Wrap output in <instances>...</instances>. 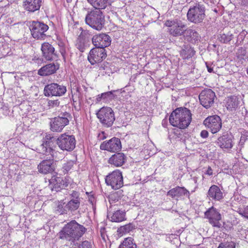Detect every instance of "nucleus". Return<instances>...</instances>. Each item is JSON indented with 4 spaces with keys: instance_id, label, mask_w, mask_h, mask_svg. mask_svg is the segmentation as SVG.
I'll list each match as a JSON object with an SVG mask.
<instances>
[{
    "instance_id": "nucleus-1",
    "label": "nucleus",
    "mask_w": 248,
    "mask_h": 248,
    "mask_svg": "<svg viewBox=\"0 0 248 248\" xmlns=\"http://www.w3.org/2000/svg\"><path fill=\"white\" fill-rule=\"evenodd\" d=\"M191 119V113L189 109L186 108H178L172 112L169 121L173 126L183 129L188 127Z\"/></svg>"
},
{
    "instance_id": "nucleus-2",
    "label": "nucleus",
    "mask_w": 248,
    "mask_h": 248,
    "mask_svg": "<svg viewBox=\"0 0 248 248\" xmlns=\"http://www.w3.org/2000/svg\"><path fill=\"white\" fill-rule=\"evenodd\" d=\"M86 229L82 225L73 220L67 223L60 232V237L74 242L85 233Z\"/></svg>"
},
{
    "instance_id": "nucleus-3",
    "label": "nucleus",
    "mask_w": 248,
    "mask_h": 248,
    "mask_svg": "<svg viewBox=\"0 0 248 248\" xmlns=\"http://www.w3.org/2000/svg\"><path fill=\"white\" fill-rule=\"evenodd\" d=\"M85 22L92 28L100 31L104 25L105 16L102 11L93 9L88 12L86 15Z\"/></svg>"
},
{
    "instance_id": "nucleus-4",
    "label": "nucleus",
    "mask_w": 248,
    "mask_h": 248,
    "mask_svg": "<svg viewBox=\"0 0 248 248\" xmlns=\"http://www.w3.org/2000/svg\"><path fill=\"white\" fill-rule=\"evenodd\" d=\"M187 17L189 21L194 24L202 22L205 18L204 5L198 3L190 6L187 13Z\"/></svg>"
},
{
    "instance_id": "nucleus-5",
    "label": "nucleus",
    "mask_w": 248,
    "mask_h": 248,
    "mask_svg": "<svg viewBox=\"0 0 248 248\" xmlns=\"http://www.w3.org/2000/svg\"><path fill=\"white\" fill-rule=\"evenodd\" d=\"M96 115L99 122L104 127L111 126L115 120L113 110L109 107H102Z\"/></svg>"
},
{
    "instance_id": "nucleus-6",
    "label": "nucleus",
    "mask_w": 248,
    "mask_h": 248,
    "mask_svg": "<svg viewBox=\"0 0 248 248\" xmlns=\"http://www.w3.org/2000/svg\"><path fill=\"white\" fill-rule=\"evenodd\" d=\"M165 25L168 27V31L170 35L173 37H178L184 34L186 25L178 19L168 20L166 21Z\"/></svg>"
},
{
    "instance_id": "nucleus-7",
    "label": "nucleus",
    "mask_w": 248,
    "mask_h": 248,
    "mask_svg": "<svg viewBox=\"0 0 248 248\" xmlns=\"http://www.w3.org/2000/svg\"><path fill=\"white\" fill-rule=\"evenodd\" d=\"M76 143V139L73 135L63 134L57 139L58 147L63 151H73L75 148Z\"/></svg>"
},
{
    "instance_id": "nucleus-8",
    "label": "nucleus",
    "mask_w": 248,
    "mask_h": 248,
    "mask_svg": "<svg viewBox=\"0 0 248 248\" xmlns=\"http://www.w3.org/2000/svg\"><path fill=\"white\" fill-rule=\"evenodd\" d=\"M32 37L37 39L44 40L46 37L45 33L48 29V26L41 22L33 21L30 26Z\"/></svg>"
},
{
    "instance_id": "nucleus-9",
    "label": "nucleus",
    "mask_w": 248,
    "mask_h": 248,
    "mask_svg": "<svg viewBox=\"0 0 248 248\" xmlns=\"http://www.w3.org/2000/svg\"><path fill=\"white\" fill-rule=\"evenodd\" d=\"M105 181L112 189H118L123 186L122 173L118 170H114L106 176Z\"/></svg>"
},
{
    "instance_id": "nucleus-10",
    "label": "nucleus",
    "mask_w": 248,
    "mask_h": 248,
    "mask_svg": "<svg viewBox=\"0 0 248 248\" xmlns=\"http://www.w3.org/2000/svg\"><path fill=\"white\" fill-rule=\"evenodd\" d=\"M66 87L57 83H51L45 86L44 93L46 96H61L66 92Z\"/></svg>"
},
{
    "instance_id": "nucleus-11",
    "label": "nucleus",
    "mask_w": 248,
    "mask_h": 248,
    "mask_svg": "<svg viewBox=\"0 0 248 248\" xmlns=\"http://www.w3.org/2000/svg\"><path fill=\"white\" fill-rule=\"evenodd\" d=\"M70 114L65 112L53 119L50 123V129L54 132H61L69 122Z\"/></svg>"
},
{
    "instance_id": "nucleus-12",
    "label": "nucleus",
    "mask_w": 248,
    "mask_h": 248,
    "mask_svg": "<svg viewBox=\"0 0 248 248\" xmlns=\"http://www.w3.org/2000/svg\"><path fill=\"white\" fill-rule=\"evenodd\" d=\"M203 124L208 129H210L213 134L218 132L222 127L220 118L217 115L210 116L203 121Z\"/></svg>"
},
{
    "instance_id": "nucleus-13",
    "label": "nucleus",
    "mask_w": 248,
    "mask_h": 248,
    "mask_svg": "<svg viewBox=\"0 0 248 248\" xmlns=\"http://www.w3.org/2000/svg\"><path fill=\"white\" fill-rule=\"evenodd\" d=\"M215 93L210 89L204 90L200 93L199 98L201 105L207 108L214 102Z\"/></svg>"
},
{
    "instance_id": "nucleus-14",
    "label": "nucleus",
    "mask_w": 248,
    "mask_h": 248,
    "mask_svg": "<svg viewBox=\"0 0 248 248\" xmlns=\"http://www.w3.org/2000/svg\"><path fill=\"white\" fill-rule=\"evenodd\" d=\"M55 140L53 136L50 134H46L43 139L42 143L38 148L39 152L44 155H51L53 152L51 146Z\"/></svg>"
},
{
    "instance_id": "nucleus-15",
    "label": "nucleus",
    "mask_w": 248,
    "mask_h": 248,
    "mask_svg": "<svg viewBox=\"0 0 248 248\" xmlns=\"http://www.w3.org/2000/svg\"><path fill=\"white\" fill-rule=\"evenodd\" d=\"M122 145L120 140L114 137L108 141L103 142L100 146L102 150H107L110 152H115L121 149Z\"/></svg>"
},
{
    "instance_id": "nucleus-16",
    "label": "nucleus",
    "mask_w": 248,
    "mask_h": 248,
    "mask_svg": "<svg viewBox=\"0 0 248 248\" xmlns=\"http://www.w3.org/2000/svg\"><path fill=\"white\" fill-rule=\"evenodd\" d=\"M92 42L96 47L105 49L110 45L111 39L106 33H99L93 36Z\"/></svg>"
},
{
    "instance_id": "nucleus-17",
    "label": "nucleus",
    "mask_w": 248,
    "mask_h": 248,
    "mask_svg": "<svg viewBox=\"0 0 248 248\" xmlns=\"http://www.w3.org/2000/svg\"><path fill=\"white\" fill-rule=\"evenodd\" d=\"M106 56L105 49L95 47L90 50L88 59L93 65L101 62L106 58Z\"/></svg>"
},
{
    "instance_id": "nucleus-18",
    "label": "nucleus",
    "mask_w": 248,
    "mask_h": 248,
    "mask_svg": "<svg viewBox=\"0 0 248 248\" xmlns=\"http://www.w3.org/2000/svg\"><path fill=\"white\" fill-rule=\"evenodd\" d=\"M233 136L228 133H225L220 136L217 141V144L223 150L228 151L234 145Z\"/></svg>"
},
{
    "instance_id": "nucleus-19",
    "label": "nucleus",
    "mask_w": 248,
    "mask_h": 248,
    "mask_svg": "<svg viewBox=\"0 0 248 248\" xmlns=\"http://www.w3.org/2000/svg\"><path fill=\"white\" fill-rule=\"evenodd\" d=\"M205 216L208 219L209 223L213 226L219 228L221 224L219 222L221 220V215L214 207L209 208L205 212Z\"/></svg>"
},
{
    "instance_id": "nucleus-20",
    "label": "nucleus",
    "mask_w": 248,
    "mask_h": 248,
    "mask_svg": "<svg viewBox=\"0 0 248 248\" xmlns=\"http://www.w3.org/2000/svg\"><path fill=\"white\" fill-rule=\"evenodd\" d=\"M38 171L44 174L51 173L55 169V164L53 157L42 161L37 166Z\"/></svg>"
},
{
    "instance_id": "nucleus-21",
    "label": "nucleus",
    "mask_w": 248,
    "mask_h": 248,
    "mask_svg": "<svg viewBox=\"0 0 248 248\" xmlns=\"http://www.w3.org/2000/svg\"><path fill=\"white\" fill-rule=\"evenodd\" d=\"M49 182V187L52 191H59L61 189L64 188L68 186L67 183L63 178L58 174L52 176Z\"/></svg>"
},
{
    "instance_id": "nucleus-22",
    "label": "nucleus",
    "mask_w": 248,
    "mask_h": 248,
    "mask_svg": "<svg viewBox=\"0 0 248 248\" xmlns=\"http://www.w3.org/2000/svg\"><path fill=\"white\" fill-rule=\"evenodd\" d=\"M41 51L42 56L47 61L52 60L56 56L54 47L48 42H45L42 44Z\"/></svg>"
},
{
    "instance_id": "nucleus-23",
    "label": "nucleus",
    "mask_w": 248,
    "mask_h": 248,
    "mask_svg": "<svg viewBox=\"0 0 248 248\" xmlns=\"http://www.w3.org/2000/svg\"><path fill=\"white\" fill-rule=\"evenodd\" d=\"M207 197L210 201H220L223 198V194L217 186L214 185L210 187Z\"/></svg>"
},
{
    "instance_id": "nucleus-24",
    "label": "nucleus",
    "mask_w": 248,
    "mask_h": 248,
    "mask_svg": "<svg viewBox=\"0 0 248 248\" xmlns=\"http://www.w3.org/2000/svg\"><path fill=\"white\" fill-rule=\"evenodd\" d=\"M183 35L185 40L192 44H195L196 42L200 41L201 38L200 35L196 31L190 28H186Z\"/></svg>"
},
{
    "instance_id": "nucleus-25",
    "label": "nucleus",
    "mask_w": 248,
    "mask_h": 248,
    "mask_svg": "<svg viewBox=\"0 0 248 248\" xmlns=\"http://www.w3.org/2000/svg\"><path fill=\"white\" fill-rule=\"evenodd\" d=\"M126 161V156L123 153H116L112 155L108 159V163L115 167H121Z\"/></svg>"
},
{
    "instance_id": "nucleus-26",
    "label": "nucleus",
    "mask_w": 248,
    "mask_h": 248,
    "mask_svg": "<svg viewBox=\"0 0 248 248\" xmlns=\"http://www.w3.org/2000/svg\"><path fill=\"white\" fill-rule=\"evenodd\" d=\"M42 3V0H25L23 6L26 10L34 12L40 9Z\"/></svg>"
},
{
    "instance_id": "nucleus-27",
    "label": "nucleus",
    "mask_w": 248,
    "mask_h": 248,
    "mask_svg": "<svg viewBox=\"0 0 248 248\" xmlns=\"http://www.w3.org/2000/svg\"><path fill=\"white\" fill-rule=\"evenodd\" d=\"M58 69V65L51 63L41 68L38 70V74L42 76H49L55 73Z\"/></svg>"
},
{
    "instance_id": "nucleus-28",
    "label": "nucleus",
    "mask_w": 248,
    "mask_h": 248,
    "mask_svg": "<svg viewBox=\"0 0 248 248\" xmlns=\"http://www.w3.org/2000/svg\"><path fill=\"white\" fill-rule=\"evenodd\" d=\"M189 191L184 187L176 186L167 192V195L172 198H180L184 196H189Z\"/></svg>"
},
{
    "instance_id": "nucleus-29",
    "label": "nucleus",
    "mask_w": 248,
    "mask_h": 248,
    "mask_svg": "<svg viewBox=\"0 0 248 248\" xmlns=\"http://www.w3.org/2000/svg\"><path fill=\"white\" fill-rule=\"evenodd\" d=\"M94 9H99L101 11L105 9L108 5L112 2V0H87Z\"/></svg>"
},
{
    "instance_id": "nucleus-30",
    "label": "nucleus",
    "mask_w": 248,
    "mask_h": 248,
    "mask_svg": "<svg viewBox=\"0 0 248 248\" xmlns=\"http://www.w3.org/2000/svg\"><path fill=\"white\" fill-rule=\"evenodd\" d=\"M108 217L110 218L112 222H119L125 219V213L122 211L117 210L113 214L108 213Z\"/></svg>"
},
{
    "instance_id": "nucleus-31",
    "label": "nucleus",
    "mask_w": 248,
    "mask_h": 248,
    "mask_svg": "<svg viewBox=\"0 0 248 248\" xmlns=\"http://www.w3.org/2000/svg\"><path fill=\"white\" fill-rule=\"evenodd\" d=\"M239 101L236 96H231L227 98L226 106L228 109L231 111L235 110L238 107Z\"/></svg>"
},
{
    "instance_id": "nucleus-32",
    "label": "nucleus",
    "mask_w": 248,
    "mask_h": 248,
    "mask_svg": "<svg viewBox=\"0 0 248 248\" xmlns=\"http://www.w3.org/2000/svg\"><path fill=\"white\" fill-rule=\"evenodd\" d=\"M118 248H137V245L132 237H129L124 239Z\"/></svg>"
},
{
    "instance_id": "nucleus-33",
    "label": "nucleus",
    "mask_w": 248,
    "mask_h": 248,
    "mask_svg": "<svg viewBox=\"0 0 248 248\" xmlns=\"http://www.w3.org/2000/svg\"><path fill=\"white\" fill-rule=\"evenodd\" d=\"M135 229L136 228L134 225L132 223H129L120 227L118 229V232L119 234L123 235L125 233L130 232Z\"/></svg>"
},
{
    "instance_id": "nucleus-34",
    "label": "nucleus",
    "mask_w": 248,
    "mask_h": 248,
    "mask_svg": "<svg viewBox=\"0 0 248 248\" xmlns=\"http://www.w3.org/2000/svg\"><path fill=\"white\" fill-rule=\"evenodd\" d=\"M80 205V200H70L66 204V207L69 210L75 211Z\"/></svg>"
},
{
    "instance_id": "nucleus-35",
    "label": "nucleus",
    "mask_w": 248,
    "mask_h": 248,
    "mask_svg": "<svg viewBox=\"0 0 248 248\" xmlns=\"http://www.w3.org/2000/svg\"><path fill=\"white\" fill-rule=\"evenodd\" d=\"M233 35L231 32H228L226 34H220L218 39L219 41L223 43H227L232 39Z\"/></svg>"
},
{
    "instance_id": "nucleus-36",
    "label": "nucleus",
    "mask_w": 248,
    "mask_h": 248,
    "mask_svg": "<svg viewBox=\"0 0 248 248\" xmlns=\"http://www.w3.org/2000/svg\"><path fill=\"white\" fill-rule=\"evenodd\" d=\"M72 98L74 103L76 104L80 103L81 100V93L78 89L72 94Z\"/></svg>"
},
{
    "instance_id": "nucleus-37",
    "label": "nucleus",
    "mask_w": 248,
    "mask_h": 248,
    "mask_svg": "<svg viewBox=\"0 0 248 248\" xmlns=\"http://www.w3.org/2000/svg\"><path fill=\"white\" fill-rule=\"evenodd\" d=\"M76 46L77 48L81 52H84L87 47L84 41L81 39H78L77 40Z\"/></svg>"
},
{
    "instance_id": "nucleus-38",
    "label": "nucleus",
    "mask_w": 248,
    "mask_h": 248,
    "mask_svg": "<svg viewBox=\"0 0 248 248\" xmlns=\"http://www.w3.org/2000/svg\"><path fill=\"white\" fill-rule=\"evenodd\" d=\"M217 248H235V244L233 242H225L219 244Z\"/></svg>"
},
{
    "instance_id": "nucleus-39",
    "label": "nucleus",
    "mask_w": 248,
    "mask_h": 248,
    "mask_svg": "<svg viewBox=\"0 0 248 248\" xmlns=\"http://www.w3.org/2000/svg\"><path fill=\"white\" fill-rule=\"evenodd\" d=\"M74 164H75L74 161L70 160L67 161L66 163L64 164L62 168L64 170V171L68 172L72 169Z\"/></svg>"
},
{
    "instance_id": "nucleus-40",
    "label": "nucleus",
    "mask_w": 248,
    "mask_h": 248,
    "mask_svg": "<svg viewBox=\"0 0 248 248\" xmlns=\"http://www.w3.org/2000/svg\"><path fill=\"white\" fill-rule=\"evenodd\" d=\"M114 92V91H113L103 93L100 95L101 97H99V98L103 99H106L108 98L109 99H112L114 97L113 93Z\"/></svg>"
},
{
    "instance_id": "nucleus-41",
    "label": "nucleus",
    "mask_w": 248,
    "mask_h": 248,
    "mask_svg": "<svg viewBox=\"0 0 248 248\" xmlns=\"http://www.w3.org/2000/svg\"><path fill=\"white\" fill-rule=\"evenodd\" d=\"M92 244L91 242L88 241H84L79 245L78 248H92Z\"/></svg>"
},
{
    "instance_id": "nucleus-42",
    "label": "nucleus",
    "mask_w": 248,
    "mask_h": 248,
    "mask_svg": "<svg viewBox=\"0 0 248 248\" xmlns=\"http://www.w3.org/2000/svg\"><path fill=\"white\" fill-rule=\"evenodd\" d=\"M60 102L58 99L54 100H49L48 101V106L49 107L53 108L55 107H57L58 106Z\"/></svg>"
},
{
    "instance_id": "nucleus-43",
    "label": "nucleus",
    "mask_w": 248,
    "mask_h": 248,
    "mask_svg": "<svg viewBox=\"0 0 248 248\" xmlns=\"http://www.w3.org/2000/svg\"><path fill=\"white\" fill-rule=\"evenodd\" d=\"M70 196V200H80L79 194L76 191H72Z\"/></svg>"
},
{
    "instance_id": "nucleus-44",
    "label": "nucleus",
    "mask_w": 248,
    "mask_h": 248,
    "mask_svg": "<svg viewBox=\"0 0 248 248\" xmlns=\"http://www.w3.org/2000/svg\"><path fill=\"white\" fill-rule=\"evenodd\" d=\"M209 133L207 130H203L200 133L201 137L203 139H206L208 137Z\"/></svg>"
},
{
    "instance_id": "nucleus-45",
    "label": "nucleus",
    "mask_w": 248,
    "mask_h": 248,
    "mask_svg": "<svg viewBox=\"0 0 248 248\" xmlns=\"http://www.w3.org/2000/svg\"><path fill=\"white\" fill-rule=\"evenodd\" d=\"M240 214L245 217L248 219V205L247 206V207L244 209V210L240 213Z\"/></svg>"
},
{
    "instance_id": "nucleus-46",
    "label": "nucleus",
    "mask_w": 248,
    "mask_h": 248,
    "mask_svg": "<svg viewBox=\"0 0 248 248\" xmlns=\"http://www.w3.org/2000/svg\"><path fill=\"white\" fill-rule=\"evenodd\" d=\"M239 3L243 6H248V0H238Z\"/></svg>"
},
{
    "instance_id": "nucleus-47",
    "label": "nucleus",
    "mask_w": 248,
    "mask_h": 248,
    "mask_svg": "<svg viewBox=\"0 0 248 248\" xmlns=\"http://www.w3.org/2000/svg\"><path fill=\"white\" fill-rule=\"evenodd\" d=\"M238 58H239L241 61H242L241 62H243V61H245L247 58V56L245 54H243L241 56L240 55L238 56Z\"/></svg>"
},
{
    "instance_id": "nucleus-48",
    "label": "nucleus",
    "mask_w": 248,
    "mask_h": 248,
    "mask_svg": "<svg viewBox=\"0 0 248 248\" xmlns=\"http://www.w3.org/2000/svg\"><path fill=\"white\" fill-rule=\"evenodd\" d=\"M205 173L208 175H211L213 174V170L210 167H208Z\"/></svg>"
},
{
    "instance_id": "nucleus-49",
    "label": "nucleus",
    "mask_w": 248,
    "mask_h": 248,
    "mask_svg": "<svg viewBox=\"0 0 248 248\" xmlns=\"http://www.w3.org/2000/svg\"><path fill=\"white\" fill-rule=\"evenodd\" d=\"M89 202H90V203L93 205V203L95 202V199L92 196H90L89 197Z\"/></svg>"
},
{
    "instance_id": "nucleus-50",
    "label": "nucleus",
    "mask_w": 248,
    "mask_h": 248,
    "mask_svg": "<svg viewBox=\"0 0 248 248\" xmlns=\"http://www.w3.org/2000/svg\"><path fill=\"white\" fill-rule=\"evenodd\" d=\"M206 65L207 70L209 73H211L213 71V68L209 66V64L207 62L206 63Z\"/></svg>"
},
{
    "instance_id": "nucleus-51",
    "label": "nucleus",
    "mask_w": 248,
    "mask_h": 248,
    "mask_svg": "<svg viewBox=\"0 0 248 248\" xmlns=\"http://www.w3.org/2000/svg\"><path fill=\"white\" fill-rule=\"evenodd\" d=\"M105 133L104 132H102L101 134H100L99 135V137H100V139L102 140H104L105 138H106V137L104 136Z\"/></svg>"
},
{
    "instance_id": "nucleus-52",
    "label": "nucleus",
    "mask_w": 248,
    "mask_h": 248,
    "mask_svg": "<svg viewBox=\"0 0 248 248\" xmlns=\"http://www.w3.org/2000/svg\"><path fill=\"white\" fill-rule=\"evenodd\" d=\"M100 70L101 69H105V67L104 66H103L102 65L100 67Z\"/></svg>"
},
{
    "instance_id": "nucleus-53",
    "label": "nucleus",
    "mask_w": 248,
    "mask_h": 248,
    "mask_svg": "<svg viewBox=\"0 0 248 248\" xmlns=\"http://www.w3.org/2000/svg\"><path fill=\"white\" fill-rule=\"evenodd\" d=\"M67 0V1L68 2H70V1H71V0Z\"/></svg>"
}]
</instances>
